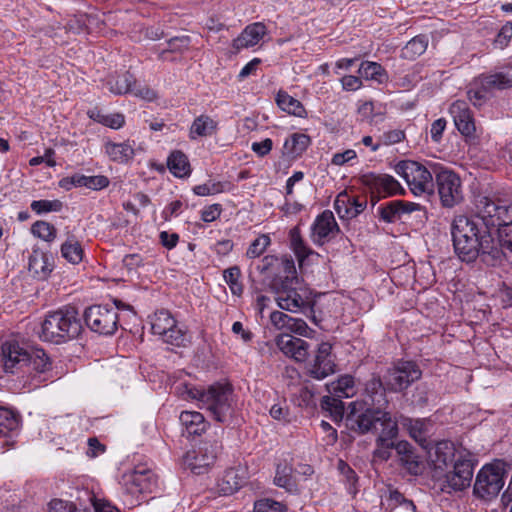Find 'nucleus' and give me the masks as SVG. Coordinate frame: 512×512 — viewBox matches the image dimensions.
Wrapping results in <instances>:
<instances>
[{"label": "nucleus", "mask_w": 512, "mask_h": 512, "mask_svg": "<svg viewBox=\"0 0 512 512\" xmlns=\"http://www.w3.org/2000/svg\"><path fill=\"white\" fill-rule=\"evenodd\" d=\"M386 388L380 377L373 375L365 384L366 396L363 401H368L372 406L385 408L388 404L385 392Z\"/></svg>", "instance_id": "obj_34"}, {"label": "nucleus", "mask_w": 512, "mask_h": 512, "mask_svg": "<svg viewBox=\"0 0 512 512\" xmlns=\"http://www.w3.org/2000/svg\"><path fill=\"white\" fill-rule=\"evenodd\" d=\"M119 484L123 494L133 499L143 493L152 492L157 480L152 470L138 466L123 473Z\"/></svg>", "instance_id": "obj_10"}, {"label": "nucleus", "mask_w": 512, "mask_h": 512, "mask_svg": "<svg viewBox=\"0 0 512 512\" xmlns=\"http://www.w3.org/2000/svg\"><path fill=\"white\" fill-rule=\"evenodd\" d=\"M395 171L406 181L415 196L432 192V174L422 164L411 160L401 161L396 165Z\"/></svg>", "instance_id": "obj_8"}, {"label": "nucleus", "mask_w": 512, "mask_h": 512, "mask_svg": "<svg viewBox=\"0 0 512 512\" xmlns=\"http://www.w3.org/2000/svg\"><path fill=\"white\" fill-rule=\"evenodd\" d=\"M89 117L95 122H98L104 126L112 129H119L125 123V117L121 113L105 114L98 109H93L88 112Z\"/></svg>", "instance_id": "obj_49"}, {"label": "nucleus", "mask_w": 512, "mask_h": 512, "mask_svg": "<svg viewBox=\"0 0 512 512\" xmlns=\"http://www.w3.org/2000/svg\"><path fill=\"white\" fill-rule=\"evenodd\" d=\"M135 83L136 80L134 76L129 72L111 77L107 81L109 91L116 95L130 93V91H133V85H135Z\"/></svg>", "instance_id": "obj_45"}, {"label": "nucleus", "mask_w": 512, "mask_h": 512, "mask_svg": "<svg viewBox=\"0 0 512 512\" xmlns=\"http://www.w3.org/2000/svg\"><path fill=\"white\" fill-rule=\"evenodd\" d=\"M404 426L407 428L409 435L424 449L429 448V435L432 423L429 419H406Z\"/></svg>", "instance_id": "obj_33"}, {"label": "nucleus", "mask_w": 512, "mask_h": 512, "mask_svg": "<svg viewBox=\"0 0 512 512\" xmlns=\"http://www.w3.org/2000/svg\"><path fill=\"white\" fill-rule=\"evenodd\" d=\"M4 370L7 373L24 371L29 361V351L15 340L6 341L1 347Z\"/></svg>", "instance_id": "obj_19"}, {"label": "nucleus", "mask_w": 512, "mask_h": 512, "mask_svg": "<svg viewBox=\"0 0 512 512\" xmlns=\"http://www.w3.org/2000/svg\"><path fill=\"white\" fill-rule=\"evenodd\" d=\"M276 345L286 356L297 362L307 360L310 352L308 342L287 333L281 334L276 338Z\"/></svg>", "instance_id": "obj_24"}, {"label": "nucleus", "mask_w": 512, "mask_h": 512, "mask_svg": "<svg viewBox=\"0 0 512 512\" xmlns=\"http://www.w3.org/2000/svg\"><path fill=\"white\" fill-rule=\"evenodd\" d=\"M275 100L278 107L284 112L300 118L306 117L307 111L303 104L287 92L280 90Z\"/></svg>", "instance_id": "obj_37"}, {"label": "nucleus", "mask_w": 512, "mask_h": 512, "mask_svg": "<svg viewBox=\"0 0 512 512\" xmlns=\"http://www.w3.org/2000/svg\"><path fill=\"white\" fill-rule=\"evenodd\" d=\"M18 428V415L7 408L0 407V438L11 437Z\"/></svg>", "instance_id": "obj_46"}, {"label": "nucleus", "mask_w": 512, "mask_h": 512, "mask_svg": "<svg viewBox=\"0 0 512 512\" xmlns=\"http://www.w3.org/2000/svg\"><path fill=\"white\" fill-rule=\"evenodd\" d=\"M367 207L365 196H352L341 192L334 201V208L341 219H352L361 214Z\"/></svg>", "instance_id": "obj_22"}, {"label": "nucleus", "mask_w": 512, "mask_h": 512, "mask_svg": "<svg viewBox=\"0 0 512 512\" xmlns=\"http://www.w3.org/2000/svg\"><path fill=\"white\" fill-rule=\"evenodd\" d=\"M354 378L350 375L341 376L337 381L327 385L330 394L338 397L349 398L355 394Z\"/></svg>", "instance_id": "obj_48"}, {"label": "nucleus", "mask_w": 512, "mask_h": 512, "mask_svg": "<svg viewBox=\"0 0 512 512\" xmlns=\"http://www.w3.org/2000/svg\"><path fill=\"white\" fill-rule=\"evenodd\" d=\"M28 269L33 277L45 280L53 270L52 257L41 249L34 247L28 257Z\"/></svg>", "instance_id": "obj_27"}, {"label": "nucleus", "mask_w": 512, "mask_h": 512, "mask_svg": "<svg viewBox=\"0 0 512 512\" xmlns=\"http://www.w3.org/2000/svg\"><path fill=\"white\" fill-rule=\"evenodd\" d=\"M191 44V38L187 35L173 37L168 41L169 52L183 53L188 50Z\"/></svg>", "instance_id": "obj_59"}, {"label": "nucleus", "mask_w": 512, "mask_h": 512, "mask_svg": "<svg viewBox=\"0 0 512 512\" xmlns=\"http://www.w3.org/2000/svg\"><path fill=\"white\" fill-rule=\"evenodd\" d=\"M289 240L291 248L294 251L300 265H302L305 259H307L310 255L316 254L306 245L298 227H294L290 230Z\"/></svg>", "instance_id": "obj_44"}, {"label": "nucleus", "mask_w": 512, "mask_h": 512, "mask_svg": "<svg viewBox=\"0 0 512 512\" xmlns=\"http://www.w3.org/2000/svg\"><path fill=\"white\" fill-rule=\"evenodd\" d=\"M219 446L204 443L197 449L187 452L183 457V465L196 475L204 474L214 464Z\"/></svg>", "instance_id": "obj_16"}, {"label": "nucleus", "mask_w": 512, "mask_h": 512, "mask_svg": "<svg viewBox=\"0 0 512 512\" xmlns=\"http://www.w3.org/2000/svg\"><path fill=\"white\" fill-rule=\"evenodd\" d=\"M446 125L447 121L444 118H439L433 121L430 127V135L434 143H439L441 141Z\"/></svg>", "instance_id": "obj_63"}, {"label": "nucleus", "mask_w": 512, "mask_h": 512, "mask_svg": "<svg viewBox=\"0 0 512 512\" xmlns=\"http://www.w3.org/2000/svg\"><path fill=\"white\" fill-rule=\"evenodd\" d=\"M30 208L36 214H43L49 212H59L63 208V203L58 200H34L30 204Z\"/></svg>", "instance_id": "obj_54"}, {"label": "nucleus", "mask_w": 512, "mask_h": 512, "mask_svg": "<svg viewBox=\"0 0 512 512\" xmlns=\"http://www.w3.org/2000/svg\"><path fill=\"white\" fill-rule=\"evenodd\" d=\"M450 114L453 117L458 131L467 137L473 136L476 130L473 115L465 101L457 100L450 106Z\"/></svg>", "instance_id": "obj_25"}, {"label": "nucleus", "mask_w": 512, "mask_h": 512, "mask_svg": "<svg viewBox=\"0 0 512 512\" xmlns=\"http://www.w3.org/2000/svg\"><path fill=\"white\" fill-rule=\"evenodd\" d=\"M503 486V469L499 465H485L476 476L474 494L489 501L498 496Z\"/></svg>", "instance_id": "obj_11"}, {"label": "nucleus", "mask_w": 512, "mask_h": 512, "mask_svg": "<svg viewBox=\"0 0 512 512\" xmlns=\"http://www.w3.org/2000/svg\"><path fill=\"white\" fill-rule=\"evenodd\" d=\"M474 471V463L470 453L460 455L455 461L453 470L445 475L443 491L450 488L454 491H461L470 486ZM447 492H449L447 490Z\"/></svg>", "instance_id": "obj_15"}, {"label": "nucleus", "mask_w": 512, "mask_h": 512, "mask_svg": "<svg viewBox=\"0 0 512 512\" xmlns=\"http://www.w3.org/2000/svg\"><path fill=\"white\" fill-rule=\"evenodd\" d=\"M88 497V501L94 507L95 512H119V510L111 505L110 503L96 499L94 495H91L88 491L85 492Z\"/></svg>", "instance_id": "obj_62"}, {"label": "nucleus", "mask_w": 512, "mask_h": 512, "mask_svg": "<svg viewBox=\"0 0 512 512\" xmlns=\"http://www.w3.org/2000/svg\"><path fill=\"white\" fill-rule=\"evenodd\" d=\"M512 86V78L504 73L481 76L477 78L468 90V98L474 106H481L492 90Z\"/></svg>", "instance_id": "obj_13"}, {"label": "nucleus", "mask_w": 512, "mask_h": 512, "mask_svg": "<svg viewBox=\"0 0 512 512\" xmlns=\"http://www.w3.org/2000/svg\"><path fill=\"white\" fill-rule=\"evenodd\" d=\"M49 512H82L74 503L61 499H54L49 504Z\"/></svg>", "instance_id": "obj_60"}, {"label": "nucleus", "mask_w": 512, "mask_h": 512, "mask_svg": "<svg viewBox=\"0 0 512 512\" xmlns=\"http://www.w3.org/2000/svg\"><path fill=\"white\" fill-rule=\"evenodd\" d=\"M176 390L184 400H197L199 407L209 411L218 422H228L234 415L233 389L229 384L214 383L207 389H199L183 383L179 384Z\"/></svg>", "instance_id": "obj_2"}, {"label": "nucleus", "mask_w": 512, "mask_h": 512, "mask_svg": "<svg viewBox=\"0 0 512 512\" xmlns=\"http://www.w3.org/2000/svg\"><path fill=\"white\" fill-rule=\"evenodd\" d=\"M270 322L277 330L292 332L301 336H307L309 327L303 319L294 318L282 311H273L270 314Z\"/></svg>", "instance_id": "obj_28"}, {"label": "nucleus", "mask_w": 512, "mask_h": 512, "mask_svg": "<svg viewBox=\"0 0 512 512\" xmlns=\"http://www.w3.org/2000/svg\"><path fill=\"white\" fill-rule=\"evenodd\" d=\"M436 184L444 207H454L463 200L461 180L453 171L440 169L436 173Z\"/></svg>", "instance_id": "obj_14"}, {"label": "nucleus", "mask_w": 512, "mask_h": 512, "mask_svg": "<svg viewBox=\"0 0 512 512\" xmlns=\"http://www.w3.org/2000/svg\"><path fill=\"white\" fill-rule=\"evenodd\" d=\"M151 330L164 343L175 347H186L191 342L186 327L179 325L168 310L162 309L154 313L151 318Z\"/></svg>", "instance_id": "obj_6"}, {"label": "nucleus", "mask_w": 512, "mask_h": 512, "mask_svg": "<svg viewBox=\"0 0 512 512\" xmlns=\"http://www.w3.org/2000/svg\"><path fill=\"white\" fill-rule=\"evenodd\" d=\"M398 435L397 422H388L386 428L380 430L376 439L377 448L374 452L375 456L382 460L390 457V452L394 449V439Z\"/></svg>", "instance_id": "obj_31"}, {"label": "nucleus", "mask_w": 512, "mask_h": 512, "mask_svg": "<svg viewBox=\"0 0 512 512\" xmlns=\"http://www.w3.org/2000/svg\"><path fill=\"white\" fill-rule=\"evenodd\" d=\"M110 180L104 175L86 176L84 175V187L98 191L109 186Z\"/></svg>", "instance_id": "obj_58"}, {"label": "nucleus", "mask_w": 512, "mask_h": 512, "mask_svg": "<svg viewBox=\"0 0 512 512\" xmlns=\"http://www.w3.org/2000/svg\"><path fill=\"white\" fill-rule=\"evenodd\" d=\"M295 262L290 256L277 257L275 255H266L262 258L257 270L261 274L270 275L271 279L278 276L291 275L295 272Z\"/></svg>", "instance_id": "obj_23"}, {"label": "nucleus", "mask_w": 512, "mask_h": 512, "mask_svg": "<svg viewBox=\"0 0 512 512\" xmlns=\"http://www.w3.org/2000/svg\"><path fill=\"white\" fill-rule=\"evenodd\" d=\"M81 330L82 325L77 310L66 306L49 312L45 316L38 336L42 341L62 344L78 337Z\"/></svg>", "instance_id": "obj_3"}, {"label": "nucleus", "mask_w": 512, "mask_h": 512, "mask_svg": "<svg viewBox=\"0 0 512 512\" xmlns=\"http://www.w3.org/2000/svg\"><path fill=\"white\" fill-rule=\"evenodd\" d=\"M223 278L233 295L240 296L243 293V285L240 281L241 270L238 266H232L223 271Z\"/></svg>", "instance_id": "obj_51"}, {"label": "nucleus", "mask_w": 512, "mask_h": 512, "mask_svg": "<svg viewBox=\"0 0 512 512\" xmlns=\"http://www.w3.org/2000/svg\"><path fill=\"white\" fill-rule=\"evenodd\" d=\"M266 26L261 22H255L245 27L240 35L233 40L232 47L235 51L250 48L257 45L266 34Z\"/></svg>", "instance_id": "obj_29"}, {"label": "nucleus", "mask_w": 512, "mask_h": 512, "mask_svg": "<svg viewBox=\"0 0 512 512\" xmlns=\"http://www.w3.org/2000/svg\"><path fill=\"white\" fill-rule=\"evenodd\" d=\"M83 317L87 327L100 335H112L118 329V312L110 305H92Z\"/></svg>", "instance_id": "obj_9"}, {"label": "nucleus", "mask_w": 512, "mask_h": 512, "mask_svg": "<svg viewBox=\"0 0 512 512\" xmlns=\"http://www.w3.org/2000/svg\"><path fill=\"white\" fill-rule=\"evenodd\" d=\"M105 153L112 161L125 163L134 157V148L129 142L105 144Z\"/></svg>", "instance_id": "obj_39"}, {"label": "nucleus", "mask_w": 512, "mask_h": 512, "mask_svg": "<svg viewBox=\"0 0 512 512\" xmlns=\"http://www.w3.org/2000/svg\"><path fill=\"white\" fill-rule=\"evenodd\" d=\"M346 427L358 434L380 432L388 422H396L391 414L380 406H372L368 401H355L349 406Z\"/></svg>", "instance_id": "obj_5"}, {"label": "nucleus", "mask_w": 512, "mask_h": 512, "mask_svg": "<svg viewBox=\"0 0 512 512\" xmlns=\"http://www.w3.org/2000/svg\"><path fill=\"white\" fill-rule=\"evenodd\" d=\"M477 216L485 229L491 231L501 227L504 223L512 222V204H507L503 200H493L487 196H479L476 200Z\"/></svg>", "instance_id": "obj_7"}, {"label": "nucleus", "mask_w": 512, "mask_h": 512, "mask_svg": "<svg viewBox=\"0 0 512 512\" xmlns=\"http://www.w3.org/2000/svg\"><path fill=\"white\" fill-rule=\"evenodd\" d=\"M421 206L414 202H406L403 200H393L379 206L378 211L380 218L387 223H394L402 218L403 215L411 214L420 210Z\"/></svg>", "instance_id": "obj_26"}, {"label": "nucleus", "mask_w": 512, "mask_h": 512, "mask_svg": "<svg viewBox=\"0 0 512 512\" xmlns=\"http://www.w3.org/2000/svg\"><path fill=\"white\" fill-rule=\"evenodd\" d=\"M218 123L208 115H200L194 119L189 130L191 140L199 137L212 136L217 130Z\"/></svg>", "instance_id": "obj_35"}, {"label": "nucleus", "mask_w": 512, "mask_h": 512, "mask_svg": "<svg viewBox=\"0 0 512 512\" xmlns=\"http://www.w3.org/2000/svg\"><path fill=\"white\" fill-rule=\"evenodd\" d=\"M31 231L36 237L46 241L52 242L57 235L56 228L46 221H37L32 225Z\"/></svg>", "instance_id": "obj_52"}, {"label": "nucleus", "mask_w": 512, "mask_h": 512, "mask_svg": "<svg viewBox=\"0 0 512 512\" xmlns=\"http://www.w3.org/2000/svg\"><path fill=\"white\" fill-rule=\"evenodd\" d=\"M242 484L243 478L234 468L227 469L217 482L218 490L223 495L233 494L241 488Z\"/></svg>", "instance_id": "obj_38"}, {"label": "nucleus", "mask_w": 512, "mask_h": 512, "mask_svg": "<svg viewBox=\"0 0 512 512\" xmlns=\"http://www.w3.org/2000/svg\"><path fill=\"white\" fill-rule=\"evenodd\" d=\"M310 138L303 133H294L284 142V153L292 158L300 156L309 146Z\"/></svg>", "instance_id": "obj_41"}, {"label": "nucleus", "mask_w": 512, "mask_h": 512, "mask_svg": "<svg viewBox=\"0 0 512 512\" xmlns=\"http://www.w3.org/2000/svg\"><path fill=\"white\" fill-rule=\"evenodd\" d=\"M270 287L276 294L278 306L292 313H297L312 305L311 290L297 276V271L291 275L273 277Z\"/></svg>", "instance_id": "obj_4"}, {"label": "nucleus", "mask_w": 512, "mask_h": 512, "mask_svg": "<svg viewBox=\"0 0 512 512\" xmlns=\"http://www.w3.org/2000/svg\"><path fill=\"white\" fill-rule=\"evenodd\" d=\"M311 239L317 245H323L339 232V226L330 210L318 215L311 227Z\"/></svg>", "instance_id": "obj_21"}, {"label": "nucleus", "mask_w": 512, "mask_h": 512, "mask_svg": "<svg viewBox=\"0 0 512 512\" xmlns=\"http://www.w3.org/2000/svg\"><path fill=\"white\" fill-rule=\"evenodd\" d=\"M496 232L497 238L493 236V246L499 252L497 261L505 258L512 263V222L504 223Z\"/></svg>", "instance_id": "obj_32"}, {"label": "nucleus", "mask_w": 512, "mask_h": 512, "mask_svg": "<svg viewBox=\"0 0 512 512\" xmlns=\"http://www.w3.org/2000/svg\"><path fill=\"white\" fill-rule=\"evenodd\" d=\"M428 47L426 35H418L412 38L402 49L401 56L404 59L414 60L421 56Z\"/></svg>", "instance_id": "obj_47"}, {"label": "nucleus", "mask_w": 512, "mask_h": 512, "mask_svg": "<svg viewBox=\"0 0 512 512\" xmlns=\"http://www.w3.org/2000/svg\"><path fill=\"white\" fill-rule=\"evenodd\" d=\"M361 78L373 80L379 84H383L388 80V75L381 64L373 61H363L358 69Z\"/></svg>", "instance_id": "obj_42"}, {"label": "nucleus", "mask_w": 512, "mask_h": 512, "mask_svg": "<svg viewBox=\"0 0 512 512\" xmlns=\"http://www.w3.org/2000/svg\"><path fill=\"white\" fill-rule=\"evenodd\" d=\"M286 506L273 499L264 498L255 502L254 512H286Z\"/></svg>", "instance_id": "obj_55"}, {"label": "nucleus", "mask_w": 512, "mask_h": 512, "mask_svg": "<svg viewBox=\"0 0 512 512\" xmlns=\"http://www.w3.org/2000/svg\"><path fill=\"white\" fill-rule=\"evenodd\" d=\"M271 239L268 234H261L249 245L246 256L250 259L260 257L270 246Z\"/></svg>", "instance_id": "obj_53"}, {"label": "nucleus", "mask_w": 512, "mask_h": 512, "mask_svg": "<svg viewBox=\"0 0 512 512\" xmlns=\"http://www.w3.org/2000/svg\"><path fill=\"white\" fill-rule=\"evenodd\" d=\"M361 182L378 198L388 197L404 192L400 183L391 175L368 173L361 177Z\"/></svg>", "instance_id": "obj_18"}, {"label": "nucleus", "mask_w": 512, "mask_h": 512, "mask_svg": "<svg viewBox=\"0 0 512 512\" xmlns=\"http://www.w3.org/2000/svg\"><path fill=\"white\" fill-rule=\"evenodd\" d=\"M335 362L332 357V345L322 342L318 345L313 361L309 366L312 378L322 380L335 372Z\"/></svg>", "instance_id": "obj_20"}, {"label": "nucleus", "mask_w": 512, "mask_h": 512, "mask_svg": "<svg viewBox=\"0 0 512 512\" xmlns=\"http://www.w3.org/2000/svg\"><path fill=\"white\" fill-rule=\"evenodd\" d=\"M51 361L43 349H36L29 352V361L25 366L23 373L28 374L29 388H36L47 380L46 374L51 369Z\"/></svg>", "instance_id": "obj_17"}, {"label": "nucleus", "mask_w": 512, "mask_h": 512, "mask_svg": "<svg viewBox=\"0 0 512 512\" xmlns=\"http://www.w3.org/2000/svg\"><path fill=\"white\" fill-rule=\"evenodd\" d=\"M512 38V23L507 22L502 26L501 30L496 36L495 43L501 48L506 46L509 40Z\"/></svg>", "instance_id": "obj_64"}, {"label": "nucleus", "mask_w": 512, "mask_h": 512, "mask_svg": "<svg viewBox=\"0 0 512 512\" xmlns=\"http://www.w3.org/2000/svg\"><path fill=\"white\" fill-rule=\"evenodd\" d=\"M451 235L455 253L462 261L473 262L480 256L486 264H496L499 252L493 246V233L480 228L474 219L456 216L451 224Z\"/></svg>", "instance_id": "obj_1"}, {"label": "nucleus", "mask_w": 512, "mask_h": 512, "mask_svg": "<svg viewBox=\"0 0 512 512\" xmlns=\"http://www.w3.org/2000/svg\"><path fill=\"white\" fill-rule=\"evenodd\" d=\"M401 462L403 466L408 470V472L412 475H420L423 471V463L420 460L419 456L414 452L406 453L405 456H401Z\"/></svg>", "instance_id": "obj_56"}, {"label": "nucleus", "mask_w": 512, "mask_h": 512, "mask_svg": "<svg viewBox=\"0 0 512 512\" xmlns=\"http://www.w3.org/2000/svg\"><path fill=\"white\" fill-rule=\"evenodd\" d=\"M270 416L278 421H291L290 411L286 404H274L270 409Z\"/></svg>", "instance_id": "obj_61"}, {"label": "nucleus", "mask_w": 512, "mask_h": 512, "mask_svg": "<svg viewBox=\"0 0 512 512\" xmlns=\"http://www.w3.org/2000/svg\"><path fill=\"white\" fill-rule=\"evenodd\" d=\"M421 376L422 371L415 362L399 361L388 369L384 377L385 386L392 392H402Z\"/></svg>", "instance_id": "obj_12"}, {"label": "nucleus", "mask_w": 512, "mask_h": 512, "mask_svg": "<svg viewBox=\"0 0 512 512\" xmlns=\"http://www.w3.org/2000/svg\"><path fill=\"white\" fill-rule=\"evenodd\" d=\"M274 484L284 488L289 493H297L298 487L293 476V467L287 462L279 463L276 467Z\"/></svg>", "instance_id": "obj_36"}, {"label": "nucleus", "mask_w": 512, "mask_h": 512, "mask_svg": "<svg viewBox=\"0 0 512 512\" xmlns=\"http://www.w3.org/2000/svg\"><path fill=\"white\" fill-rule=\"evenodd\" d=\"M179 420L182 434L186 437L200 436L209 426L204 416L197 411H182Z\"/></svg>", "instance_id": "obj_30"}, {"label": "nucleus", "mask_w": 512, "mask_h": 512, "mask_svg": "<svg viewBox=\"0 0 512 512\" xmlns=\"http://www.w3.org/2000/svg\"><path fill=\"white\" fill-rule=\"evenodd\" d=\"M342 399V397L331 394L324 396L321 401L322 408L329 411L335 421L341 420L344 415V403Z\"/></svg>", "instance_id": "obj_50"}, {"label": "nucleus", "mask_w": 512, "mask_h": 512, "mask_svg": "<svg viewBox=\"0 0 512 512\" xmlns=\"http://www.w3.org/2000/svg\"><path fill=\"white\" fill-rule=\"evenodd\" d=\"M60 251L61 256L71 264H79L83 260V247L74 236L67 238V240L61 245Z\"/></svg>", "instance_id": "obj_43"}, {"label": "nucleus", "mask_w": 512, "mask_h": 512, "mask_svg": "<svg viewBox=\"0 0 512 512\" xmlns=\"http://www.w3.org/2000/svg\"><path fill=\"white\" fill-rule=\"evenodd\" d=\"M167 166L170 172L178 177L183 178L189 176L191 173L190 163L187 156L181 151H173L168 159Z\"/></svg>", "instance_id": "obj_40"}, {"label": "nucleus", "mask_w": 512, "mask_h": 512, "mask_svg": "<svg viewBox=\"0 0 512 512\" xmlns=\"http://www.w3.org/2000/svg\"><path fill=\"white\" fill-rule=\"evenodd\" d=\"M382 146H391L402 142L405 139V132L401 129L384 131L380 136Z\"/></svg>", "instance_id": "obj_57"}]
</instances>
